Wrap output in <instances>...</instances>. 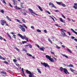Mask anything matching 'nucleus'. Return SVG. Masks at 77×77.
Segmentation results:
<instances>
[{"label": "nucleus", "mask_w": 77, "mask_h": 77, "mask_svg": "<svg viewBox=\"0 0 77 77\" xmlns=\"http://www.w3.org/2000/svg\"><path fill=\"white\" fill-rule=\"evenodd\" d=\"M64 70V68H63L62 67L60 68V70L61 71H63V70Z\"/></svg>", "instance_id": "nucleus-28"}, {"label": "nucleus", "mask_w": 77, "mask_h": 77, "mask_svg": "<svg viewBox=\"0 0 77 77\" xmlns=\"http://www.w3.org/2000/svg\"><path fill=\"white\" fill-rule=\"evenodd\" d=\"M18 36L21 38L22 39H25L26 40V42H29V40H28V38H27V37L26 36H23L22 35H21L20 33L18 34Z\"/></svg>", "instance_id": "nucleus-1"}, {"label": "nucleus", "mask_w": 77, "mask_h": 77, "mask_svg": "<svg viewBox=\"0 0 77 77\" xmlns=\"http://www.w3.org/2000/svg\"><path fill=\"white\" fill-rule=\"evenodd\" d=\"M48 41L49 42H50V43H51V44H52V42L51 41V40H50L49 38H48Z\"/></svg>", "instance_id": "nucleus-22"}, {"label": "nucleus", "mask_w": 77, "mask_h": 77, "mask_svg": "<svg viewBox=\"0 0 77 77\" xmlns=\"http://www.w3.org/2000/svg\"><path fill=\"white\" fill-rule=\"evenodd\" d=\"M74 5H75V6H77V3H74Z\"/></svg>", "instance_id": "nucleus-64"}, {"label": "nucleus", "mask_w": 77, "mask_h": 77, "mask_svg": "<svg viewBox=\"0 0 77 77\" xmlns=\"http://www.w3.org/2000/svg\"><path fill=\"white\" fill-rule=\"evenodd\" d=\"M44 32H45V33H47V30L46 29L44 30Z\"/></svg>", "instance_id": "nucleus-52"}, {"label": "nucleus", "mask_w": 77, "mask_h": 77, "mask_svg": "<svg viewBox=\"0 0 77 77\" xmlns=\"http://www.w3.org/2000/svg\"><path fill=\"white\" fill-rule=\"evenodd\" d=\"M31 29H35V27H34V26H31Z\"/></svg>", "instance_id": "nucleus-49"}, {"label": "nucleus", "mask_w": 77, "mask_h": 77, "mask_svg": "<svg viewBox=\"0 0 77 77\" xmlns=\"http://www.w3.org/2000/svg\"><path fill=\"white\" fill-rule=\"evenodd\" d=\"M62 6L63 7H65V5L64 4H62Z\"/></svg>", "instance_id": "nucleus-43"}, {"label": "nucleus", "mask_w": 77, "mask_h": 77, "mask_svg": "<svg viewBox=\"0 0 77 77\" xmlns=\"http://www.w3.org/2000/svg\"><path fill=\"white\" fill-rule=\"evenodd\" d=\"M73 73L75 75H77V73L75 72H73Z\"/></svg>", "instance_id": "nucleus-59"}, {"label": "nucleus", "mask_w": 77, "mask_h": 77, "mask_svg": "<svg viewBox=\"0 0 77 77\" xmlns=\"http://www.w3.org/2000/svg\"><path fill=\"white\" fill-rule=\"evenodd\" d=\"M23 72V75H25V77H26V75L24 73V72Z\"/></svg>", "instance_id": "nucleus-53"}, {"label": "nucleus", "mask_w": 77, "mask_h": 77, "mask_svg": "<svg viewBox=\"0 0 77 77\" xmlns=\"http://www.w3.org/2000/svg\"><path fill=\"white\" fill-rule=\"evenodd\" d=\"M15 64H16V65L17 66H18V68H19L20 69H21V67H19V66H19V64H17V63H15Z\"/></svg>", "instance_id": "nucleus-29"}, {"label": "nucleus", "mask_w": 77, "mask_h": 77, "mask_svg": "<svg viewBox=\"0 0 77 77\" xmlns=\"http://www.w3.org/2000/svg\"><path fill=\"white\" fill-rule=\"evenodd\" d=\"M15 49L17 50V51H20L19 50V49L18 48H16Z\"/></svg>", "instance_id": "nucleus-45"}, {"label": "nucleus", "mask_w": 77, "mask_h": 77, "mask_svg": "<svg viewBox=\"0 0 77 77\" xmlns=\"http://www.w3.org/2000/svg\"><path fill=\"white\" fill-rule=\"evenodd\" d=\"M1 73L2 74H4V75H2L3 76H6V73L5 72L2 71L1 72Z\"/></svg>", "instance_id": "nucleus-6"}, {"label": "nucleus", "mask_w": 77, "mask_h": 77, "mask_svg": "<svg viewBox=\"0 0 77 77\" xmlns=\"http://www.w3.org/2000/svg\"><path fill=\"white\" fill-rule=\"evenodd\" d=\"M4 63H6V64H8V63L6 61H5L4 62Z\"/></svg>", "instance_id": "nucleus-44"}, {"label": "nucleus", "mask_w": 77, "mask_h": 77, "mask_svg": "<svg viewBox=\"0 0 77 77\" xmlns=\"http://www.w3.org/2000/svg\"><path fill=\"white\" fill-rule=\"evenodd\" d=\"M23 27H25L26 29H28L27 28V26H26V25H24V24H23Z\"/></svg>", "instance_id": "nucleus-42"}, {"label": "nucleus", "mask_w": 77, "mask_h": 77, "mask_svg": "<svg viewBox=\"0 0 77 77\" xmlns=\"http://www.w3.org/2000/svg\"><path fill=\"white\" fill-rule=\"evenodd\" d=\"M32 15H33V14H35V15H38V14L35 13L34 12H32L31 13Z\"/></svg>", "instance_id": "nucleus-25"}, {"label": "nucleus", "mask_w": 77, "mask_h": 77, "mask_svg": "<svg viewBox=\"0 0 77 77\" xmlns=\"http://www.w3.org/2000/svg\"><path fill=\"white\" fill-rule=\"evenodd\" d=\"M21 20L22 21H23V23H26V21H25V20L24 19L22 18H21Z\"/></svg>", "instance_id": "nucleus-19"}, {"label": "nucleus", "mask_w": 77, "mask_h": 77, "mask_svg": "<svg viewBox=\"0 0 77 77\" xmlns=\"http://www.w3.org/2000/svg\"><path fill=\"white\" fill-rule=\"evenodd\" d=\"M19 26H20V27L19 26V28L21 29V30L22 32L26 31V29H25V28L23 27V26L21 25H19Z\"/></svg>", "instance_id": "nucleus-2"}, {"label": "nucleus", "mask_w": 77, "mask_h": 77, "mask_svg": "<svg viewBox=\"0 0 77 77\" xmlns=\"http://www.w3.org/2000/svg\"><path fill=\"white\" fill-rule=\"evenodd\" d=\"M71 30H72V32L73 33H75V34L77 35V32H76L75 31H74V29H71Z\"/></svg>", "instance_id": "nucleus-12"}, {"label": "nucleus", "mask_w": 77, "mask_h": 77, "mask_svg": "<svg viewBox=\"0 0 77 77\" xmlns=\"http://www.w3.org/2000/svg\"><path fill=\"white\" fill-rule=\"evenodd\" d=\"M73 7L75 8V9H77V7H76L75 6H73Z\"/></svg>", "instance_id": "nucleus-54"}, {"label": "nucleus", "mask_w": 77, "mask_h": 77, "mask_svg": "<svg viewBox=\"0 0 77 77\" xmlns=\"http://www.w3.org/2000/svg\"><path fill=\"white\" fill-rule=\"evenodd\" d=\"M63 71L65 74H67V73H68V74H69V73L68 72V70H67L66 69L64 68Z\"/></svg>", "instance_id": "nucleus-4"}, {"label": "nucleus", "mask_w": 77, "mask_h": 77, "mask_svg": "<svg viewBox=\"0 0 77 77\" xmlns=\"http://www.w3.org/2000/svg\"><path fill=\"white\" fill-rule=\"evenodd\" d=\"M29 11L30 12H33V10L31 8H29Z\"/></svg>", "instance_id": "nucleus-30"}, {"label": "nucleus", "mask_w": 77, "mask_h": 77, "mask_svg": "<svg viewBox=\"0 0 77 77\" xmlns=\"http://www.w3.org/2000/svg\"><path fill=\"white\" fill-rule=\"evenodd\" d=\"M16 20H17V22H18L19 23H21V22H20V20H19L18 19H16Z\"/></svg>", "instance_id": "nucleus-33"}, {"label": "nucleus", "mask_w": 77, "mask_h": 77, "mask_svg": "<svg viewBox=\"0 0 77 77\" xmlns=\"http://www.w3.org/2000/svg\"><path fill=\"white\" fill-rule=\"evenodd\" d=\"M71 38H72V39H74V38H75V37L73 36H72L71 37Z\"/></svg>", "instance_id": "nucleus-57"}, {"label": "nucleus", "mask_w": 77, "mask_h": 77, "mask_svg": "<svg viewBox=\"0 0 77 77\" xmlns=\"http://www.w3.org/2000/svg\"><path fill=\"white\" fill-rule=\"evenodd\" d=\"M1 13L2 14H4V11H3V10H1V11H0Z\"/></svg>", "instance_id": "nucleus-39"}, {"label": "nucleus", "mask_w": 77, "mask_h": 77, "mask_svg": "<svg viewBox=\"0 0 77 77\" xmlns=\"http://www.w3.org/2000/svg\"><path fill=\"white\" fill-rule=\"evenodd\" d=\"M26 54H27V55H28V56H30V57H32V55L30 54H29V53H27Z\"/></svg>", "instance_id": "nucleus-31"}, {"label": "nucleus", "mask_w": 77, "mask_h": 77, "mask_svg": "<svg viewBox=\"0 0 77 77\" xmlns=\"http://www.w3.org/2000/svg\"><path fill=\"white\" fill-rule=\"evenodd\" d=\"M17 59H18V60H20V57H18L17 58Z\"/></svg>", "instance_id": "nucleus-60"}, {"label": "nucleus", "mask_w": 77, "mask_h": 77, "mask_svg": "<svg viewBox=\"0 0 77 77\" xmlns=\"http://www.w3.org/2000/svg\"><path fill=\"white\" fill-rule=\"evenodd\" d=\"M62 55H63V56L64 57H66V58H68V56L66 55V54H63Z\"/></svg>", "instance_id": "nucleus-24"}, {"label": "nucleus", "mask_w": 77, "mask_h": 77, "mask_svg": "<svg viewBox=\"0 0 77 77\" xmlns=\"http://www.w3.org/2000/svg\"><path fill=\"white\" fill-rule=\"evenodd\" d=\"M28 46L31 48H32V46L31 45L29 44L28 45Z\"/></svg>", "instance_id": "nucleus-32"}, {"label": "nucleus", "mask_w": 77, "mask_h": 77, "mask_svg": "<svg viewBox=\"0 0 77 77\" xmlns=\"http://www.w3.org/2000/svg\"><path fill=\"white\" fill-rule=\"evenodd\" d=\"M68 33L69 34V35H71V33H70V32H68Z\"/></svg>", "instance_id": "nucleus-62"}, {"label": "nucleus", "mask_w": 77, "mask_h": 77, "mask_svg": "<svg viewBox=\"0 0 77 77\" xmlns=\"http://www.w3.org/2000/svg\"><path fill=\"white\" fill-rule=\"evenodd\" d=\"M22 43L23 44H26V43H27V41H22Z\"/></svg>", "instance_id": "nucleus-41"}, {"label": "nucleus", "mask_w": 77, "mask_h": 77, "mask_svg": "<svg viewBox=\"0 0 77 77\" xmlns=\"http://www.w3.org/2000/svg\"><path fill=\"white\" fill-rule=\"evenodd\" d=\"M45 57H46V58L47 59H48L49 60H50L51 58V57L50 56L48 55H46Z\"/></svg>", "instance_id": "nucleus-10"}, {"label": "nucleus", "mask_w": 77, "mask_h": 77, "mask_svg": "<svg viewBox=\"0 0 77 77\" xmlns=\"http://www.w3.org/2000/svg\"><path fill=\"white\" fill-rule=\"evenodd\" d=\"M17 60H16V59H14L13 60V62H15V63H16V62H17Z\"/></svg>", "instance_id": "nucleus-37"}, {"label": "nucleus", "mask_w": 77, "mask_h": 77, "mask_svg": "<svg viewBox=\"0 0 77 77\" xmlns=\"http://www.w3.org/2000/svg\"><path fill=\"white\" fill-rule=\"evenodd\" d=\"M38 9H39L40 11H43V10H42V8H41V7H40V6H39V5H38Z\"/></svg>", "instance_id": "nucleus-14"}, {"label": "nucleus", "mask_w": 77, "mask_h": 77, "mask_svg": "<svg viewBox=\"0 0 77 77\" xmlns=\"http://www.w3.org/2000/svg\"><path fill=\"white\" fill-rule=\"evenodd\" d=\"M24 47L25 48H27V47H28V45H25Z\"/></svg>", "instance_id": "nucleus-50"}, {"label": "nucleus", "mask_w": 77, "mask_h": 77, "mask_svg": "<svg viewBox=\"0 0 77 77\" xmlns=\"http://www.w3.org/2000/svg\"><path fill=\"white\" fill-rule=\"evenodd\" d=\"M23 3H20V4L21 5V8H24V7H23V5H22V4H23Z\"/></svg>", "instance_id": "nucleus-35"}, {"label": "nucleus", "mask_w": 77, "mask_h": 77, "mask_svg": "<svg viewBox=\"0 0 77 77\" xmlns=\"http://www.w3.org/2000/svg\"><path fill=\"white\" fill-rule=\"evenodd\" d=\"M67 51H69V52H70V53H72V52L71 51V50H69L68 48H67Z\"/></svg>", "instance_id": "nucleus-21"}, {"label": "nucleus", "mask_w": 77, "mask_h": 77, "mask_svg": "<svg viewBox=\"0 0 77 77\" xmlns=\"http://www.w3.org/2000/svg\"><path fill=\"white\" fill-rule=\"evenodd\" d=\"M14 8H15V9H18L19 10L21 9V8L18 7H17V6H15Z\"/></svg>", "instance_id": "nucleus-13"}, {"label": "nucleus", "mask_w": 77, "mask_h": 77, "mask_svg": "<svg viewBox=\"0 0 77 77\" xmlns=\"http://www.w3.org/2000/svg\"><path fill=\"white\" fill-rule=\"evenodd\" d=\"M60 21H61V22H62V23H65V21L64 20H63L62 18H60Z\"/></svg>", "instance_id": "nucleus-8"}, {"label": "nucleus", "mask_w": 77, "mask_h": 77, "mask_svg": "<svg viewBox=\"0 0 77 77\" xmlns=\"http://www.w3.org/2000/svg\"><path fill=\"white\" fill-rule=\"evenodd\" d=\"M6 18L8 19V21H12V19H11V18H9L8 16H7Z\"/></svg>", "instance_id": "nucleus-11"}, {"label": "nucleus", "mask_w": 77, "mask_h": 77, "mask_svg": "<svg viewBox=\"0 0 77 77\" xmlns=\"http://www.w3.org/2000/svg\"><path fill=\"white\" fill-rule=\"evenodd\" d=\"M3 38L0 36V39H1V40H3Z\"/></svg>", "instance_id": "nucleus-51"}, {"label": "nucleus", "mask_w": 77, "mask_h": 77, "mask_svg": "<svg viewBox=\"0 0 77 77\" xmlns=\"http://www.w3.org/2000/svg\"><path fill=\"white\" fill-rule=\"evenodd\" d=\"M39 49L42 51H44V47H42V48H39Z\"/></svg>", "instance_id": "nucleus-20"}, {"label": "nucleus", "mask_w": 77, "mask_h": 77, "mask_svg": "<svg viewBox=\"0 0 77 77\" xmlns=\"http://www.w3.org/2000/svg\"><path fill=\"white\" fill-rule=\"evenodd\" d=\"M50 60V61H51L52 62H54V60L53 59L51 58V59H50V60Z\"/></svg>", "instance_id": "nucleus-17"}, {"label": "nucleus", "mask_w": 77, "mask_h": 77, "mask_svg": "<svg viewBox=\"0 0 77 77\" xmlns=\"http://www.w3.org/2000/svg\"><path fill=\"white\" fill-rule=\"evenodd\" d=\"M56 48L57 49H60V47H59L58 46L56 45Z\"/></svg>", "instance_id": "nucleus-26"}, {"label": "nucleus", "mask_w": 77, "mask_h": 77, "mask_svg": "<svg viewBox=\"0 0 77 77\" xmlns=\"http://www.w3.org/2000/svg\"><path fill=\"white\" fill-rule=\"evenodd\" d=\"M41 65H42L43 66H45V68L46 67H48V68H49L50 66L47 63H42V62L41 63Z\"/></svg>", "instance_id": "nucleus-3"}, {"label": "nucleus", "mask_w": 77, "mask_h": 77, "mask_svg": "<svg viewBox=\"0 0 77 77\" xmlns=\"http://www.w3.org/2000/svg\"><path fill=\"white\" fill-rule=\"evenodd\" d=\"M70 70L72 72H75V70L73 69L72 68H70Z\"/></svg>", "instance_id": "nucleus-18"}, {"label": "nucleus", "mask_w": 77, "mask_h": 77, "mask_svg": "<svg viewBox=\"0 0 77 77\" xmlns=\"http://www.w3.org/2000/svg\"><path fill=\"white\" fill-rule=\"evenodd\" d=\"M61 32H66V31L65 30H63Z\"/></svg>", "instance_id": "nucleus-56"}, {"label": "nucleus", "mask_w": 77, "mask_h": 77, "mask_svg": "<svg viewBox=\"0 0 77 77\" xmlns=\"http://www.w3.org/2000/svg\"><path fill=\"white\" fill-rule=\"evenodd\" d=\"M50 17L51 18V19H52L54 21H55V20H54V18H53L52 17H51V16H50Z\"/></svg>", "instance_id": "nucleus-40"}, {"label": "nucleus", "mask_w": 77, "mask_h": 77, "mask_svg": "<svg viewBox=\"0 0 77 77\" xmlns=\"http://www.w3.org/2000/svg\"><path fill=\"white\" fill-rule=\"evenodd\" d=\"M37 70L38 71V72L39 74H41V71L40 70V69H39L38 68L37 69Z\"/></svg>", "instance_id": "nucleus-16"}, {"label": "nucleus", "mask_w": 77, "mask_h": 77, "mask_svg": "<svg viewBox=\"0 0 77 77\" xmlns=\"http://www.w3.org/2000/svg\"><path fill=\"white\" fill-rule=\"evenodd\" d=\"M61 34L65 36H67V35H66V34L65 33V32H61Z\"/></svg>", "instance_id": "nucleus-9"}, {"label": "nucleus", "mask_w": 77, "mask_h": 77, "mask_svg": "<svg viewBox=\"0 0 77 77\" xmlns=\"http://www.w3.org/2000/svg\"><path fill=\"white\" fill-rule=\"evenodd\" d=\"M74 41H76V42H77V38H75L74 39Z\"/></svg>", "instance_id": "nucleus-63"}, {"label": "nucleus", "mask_w": 77, "mask_h": 77, "mask_svg": "<svg viewBox=\"0 0 77 77\" xmlns=\"http://www.w3.org/2000/svg\"><path fill=\"white\" fill-rule=\"evenodd\" d=\"M67 19L68 20V21H71V20L70 19H69V18H67Z\"/></svg>", "instance_id": "nucleus-55"}, {"label": "nucleus", "mask_w": 77, "mask_h": 77, "mask_svg": "<svg viewBox=\"0 0 77 77\" xmlns=\"http://www.w3.org/2000/svg\"><path fill=\"white\" fill-rule=\"evenodd\" d=\"M55 26H57V27H60V26H59L57 24H55Z\"/></svg>", "instance_id": "nucleus-47"}, {"label": "nucleus", "mask_w": 77, "mask_h": 77, "mask_svg": "<svg viewBox=\"0 0 77 77\" xmlns=\"http://www.w3.org/2000/svg\"><path fill=\"white\" fill-rule=\"evenodd\" d=\"M67 67H73V65L70 64L69 65H67Z\"/></svg>", "instance_id": "nucleus-15"}, {"label": "nucleus", "mask_w": 77, "mask_h": 77, "mask_svg": "<svg viewBox=\"0 0 77 77\" xmlns=\"http://www.w3.org/2000/svg\"><path fill=\"white\" fill-rule=\"evenodd\" d=\"M9 5L10 6L11 8H13V6L12 5L11 3H9Z\"/></svg>", "instance_id": "nucleus-38"}, {"label": "nucleus", "mask_w": 77, "mask_h": 77, "mask_svg": "<svg viewBox=\"0 0 77 77\" xmlns=\"http://www.w3.org/2000/svg\"><path fill=\"white\" fill-rule=\"evenodd\" d=\"M56 2L57 4H58V5H60V4H61V2Z\"/></svg>", "instance_id": "nucleus-36"}, {"label": "nucleus", "mask_w": 77, "mask_h": 77, "mask_svg": "<svg viewBox=\"0 0 77 77\" xmlns=\"http://www.w3.org/2000/svg\"><path fill=\"white\" fill-rule=\"evenodd\" d=\"M11 34H12L13 35L14 37H16V35H15L14 33L13 32H11Z\"/></svg>", "instance_id": "nucleus-23"}, {"label": "nucleus", "mask_w": 77, "mask_h": 77, "mask_svg": "<svg viewBox=\"0 0 77 77\" xmlns=\"http://www.w3.org/2000/svg\"><path fill=\"white\" fill-rule=\"evenodd\" d=\"M13 2V4L14 5H17V1L15 0H12Z\"/></svg>", "instance_id": "nucleus-7"}, {"label": "nucleus", "mask_w": 77, "mask_h": 77, "mask_svg": "<svg viewBox=\"0 0 77 77\" xmlns=\"http://www.w3.org/2000/svg\"><path fill=\"white\" fill-rule=\"evenodd\" d=\"M62 17H63V18H66V17H65V16H64V15H62Z\"/></svg>", "instance_id": "nucleus-58"}, {"label": "nucleus", "mask_w": 77, "mask_h": 77, "mask_svg": "<svg viewBox=\"0 0 77 77\" xmlns=\"http://www.w3.org/2000/svg\"><path fill=\"white\" fill-rule=\"evenodd\" d=\"M6 23V22L3 20H1V24L2 26H4L5 23Z\"/></svg>", "instance_id": "nucleus-5"}, {"label": "nucleus", "mask_w": 77, "mask_h": 77, "mask_svg": "<svg viewBox=\"0 0 77 77\" xmlns=\"http://www.w3.org/2000/svg\"><path fill=\"white\" fill-rule=\"evenodd\" d=\"M37 32H38L39 33H41V31L39 30V29H37Z\"/></svg>", "instance_id": "nucleus-27"}, {"label": "nucleus", "mask_w": 77, "mask_h": 77, "mask_svg": "<svg viewBox=\"0 0 77 77\" xmlns=\"http://www.w3.org/2000/svg\"><path fill=\"white\" fill-rule=\"evenodd\" d=\"M51 6H52V8H56V6H55L53 4H52V5Z\"/></svg>", "instance_id": "nucleus-34"}, {"label": "nucleus", "mask_w": 77, "mask_h": 77, "mask_svg": "<svg viewBox=\"0 0 77 77\" xmlns=\"http://www.w3.org/2000/svg\"><path fill=\"white\" fill-rule=\"evenodd\" d=\"M53 3H51V2H50L49 3V5L50 6L51 5H52L53 4Z\"/></svg>", "instance_id": "nucleus-46"}, {"label": "nucleus", "mask_w": 77, "mask_h": 77, "mask_svg": "<svg viewBox=\"0 0 77 77\" xmlns=\"http://www.w3.org/2000/svg\"><path fill=\"white\" fill-rule=\"evenodd\" d=\"M1 59H2V60H6V58H4L3 57H2V58H1Z\"/></svg>", "instance_id": "nucleus-48"}, {"label": "nucleus", "mask_w": 77, "mask_h": 77, "mask_svg": "<svg viewBox=\"0 0 77 77\" xmlns=\"http://www.w3.org/2000/svg\"><path fill=\"white\" fill-rule=\"evenodd\" d=\"M23 51H27L26 50H25L24 48H23V49L22 50Z\"/></svg>", "instance_id": "nucleus-61"}]
</instances>
